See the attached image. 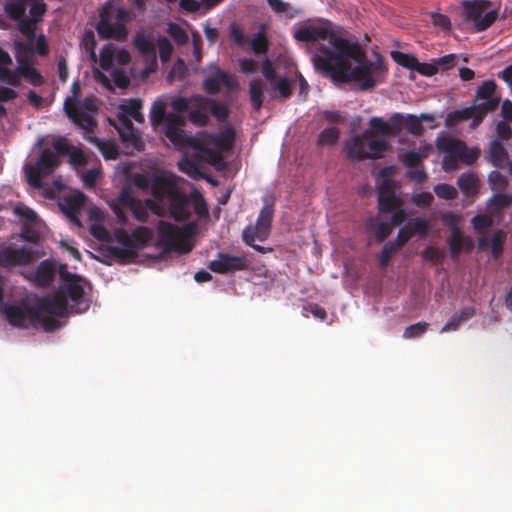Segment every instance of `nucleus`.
<instances>
[{
    "mask_svg": "<svg viewBox=\"0 0 512 512\" xmlns=\"http://www.w3.org/2000/svg\"><path fill=\"white\" fill-rule=\"evenodd\" d=\"M293 36L298 42L318 43L317 53L312 57L313 65L335 82H358L360 89L365 91L374 88L385 71L380 59L370 61L360 44L346 39L343 31L330 21L303 25Z\"/></svg>",
    "mask_w": 512,
    "mask_h": 512,
    "instance_id": "obj_1",
    "label": "nucleus"
},
{
    "mask_svg": "<svg viewBox=\"0 0 512 512\" xmlns=\"http://www.w3.org/2000/svg\"><path fill=\"white\" fill-rule=\"evenodd\" d=\"M152 196L160 206L168 202V209L176 221H183L191 216V196L181 192L171 177L156 176L152 184Z\"/></svg>",
    "mask_w": 512,
    "mask_h": 512,
    "instance_id": "obj_2",
    "label": "nucleus"
},
{
    "mask_svg": "<svg viewBox=\"0 0 512 512\" xmlns=\"http://www.w3.org/2000/svg\"><path fill=\"white\" fill-rule=\"evenodd\" d=\"M131 19L129 10L118 7L114 14L112 5L107 3L100 11L99 21L96 25L97 33L101 39L124 42L128 36L126 25Z\"/></svg>",
    "mask_w": 512,
    "mask_h": 512,
    "instance_id": "obj_3",
    "label": "nucleus"
},
{
    "mask_svg": "<svg viewBox=\"0 0 512 512\" xmlns=\"http://www.w3.org/2000/svg\"><path fill=\"white\" fill-rule=\"evenodd\" d=\"M60 164L59 157L50 148L41 151L40 156L33 165L25 167L27 181L36 189H43V179L50 176Z\"/></svg>",
    "mask_w": 512,
    "mask_h": 512,
    "instance_id": "obj_4",
    "label": "nucleus"
},
{
    "mask_svg": "<svg viewBox=\"0 0 512 512\" xmlns=\"http://www.w3.org/2000/svg\"><path fill=\"white\" fill-rule=\"evenodd\" d=\"M491 3L487 0L463 1L462 15L467 22L474 25L475 31L488 29L497 19V12L490 10Z\"/></svg>",
    "mask_w": 512,
    "mask_h": 512,
    "instance_id": "obj_5",
    "label": "nucleus"
},
{
    "mask_svg": "<svg viewBox=\"0 0 512 512\" xmlns=\"http://www.w3.org/2000/svg\"><path fill=\"white\" fill-rule=\"evenodd\" d=\"M158 245L164 252L175 251L181 254H187L192 250V245L185 238L183 231L177 226L159 221L158 224Z\"/></svg>",
    "mask_w": 512,
    "mask_h": 512,
    "instance_id": "obj_6",
    "label": "nucleus"
},
{
    "mask_svg": "<svg viewBox=\"0 0 512 512\" xmlns=\"http://www.w3.org/2000/svg\"><path fill=\"white\" fill-rule=\"evenodd\" d=\"M273 205H265L258 215L255 226H248L243 230V241L253 247L256 251L264 252V247L255 245L254 241H264L270 233L271 223L273 219Z\"/></svg>",
    "mask_w": 512,
    "mask_h": 512,
    "instance_id": "obj_7",
    "label": "nucleus"
},
{
    "mask_svg": "<svg viewBox=\"0 0 512 512\" xmlns=\"http://www.w3.org/2000/svg\"><path fill=\"white\" fill-rule=\"evenodd\" d=\"M2 311L8 322L16 327L28 328L36 326L39 320V309L26 300L18 304H3Z\"/></svg>",
    "mask_w": 512,
    "mask_h": 512,
    "instance_id": "obj_8",
    "label": "nucleus"
},
{
    "mask_svg": "<svg viewBox=\"0 0 512 512\" xmlns=\"http://www.w3.org/2000/svg\"><path fill=\"white\" fill-rule=\"evenodd\" d=\"M436 146L442 153H453L465 165L474 164L481 155L479 147L469 148L464 141L448 136L438 137Z\"/></svg>",
    "mask_w": 512,
    "mask_h": 512,
    "instance_id": "obj_9",
    "label": "nucleus"
},
{
    "mask_svg": "<svg viewBox=\"0 0 512 512\" xmlns=\"http://www.w3.org/2000/svg\"><path fill=\"white\" fill-rule=\"evenodd\" d=\"M60 278L63 284L59 291L66 295L67 300L69 298L76 303V312L79 313L87 310L89 308V304L82 301L84 296L83 279L79 275L70 273L66 270L60 271Z\"/></svg>",
    "mask_w": 512,
    "mask_h": 512,
    "instance_id": "obj_10",
    "label": "nucleus"
},
{
    "mask_svg": "<svg viewBox=\"0 0 512 512\" xmlns=\"http://www.w3.org/2000/svg\"><path fill=\"white\" fill-rule=\"evenodd\" d=\"M250 262L246 256H235L224 252H218L216 258L210 261L208 268L218 274H228L247 270Z\"/></svg>",
    "mask_w": 512,
    "mask_h": 512,
    "instance_id": "obj_11",
    "label": "nucleus"
},
{
    "mask_svg": "<svg viewBox=\"0 0 512 512\" xmlns=\"http://www.w3.org/2000/svg\"><path fill=\"white\" fill-rule=\"evenodd\" d=\"M32 261L33 253L28 247H0V268L11 269L14 267H23L29 265Z\"/></svg>",
    "mask_w": 512,
    "mask_h": 512,
    "instance_id": "obj_12",
    "label": "nucleus"
},
{
    "mask_svg": "<svg viewBox=\"0 0 512 512\" xmlns=\"http://www.w3.org/2000/svg\"><path fill=\"white\" fill-rule=\"evenodd\" d=\"M496 83L494 80H486L478 86L472 102L478 107L484 108V114L487 116L489 113L494 112L500 104V96L496 93Z\"/></svg>",
    "mask_w": 512,
    "mask_h": 512,
    "instance_id": "obj_13",
    "label": "nucleus"
},
{
    "mask_svg": "<svg viewBox=\"0 0 512 512\" xmlns=\"http://www.w3.org/2000/svg\"><path fill=\"white\" fill-rule=\"evenodd\" d=\"M484 107H478L476 104L471 102V105L468 107H464L459 110H454L449 112L445 118V125L449 128L457 125L460 122L472 120L470 127L472 129H476L481 125L484 118L486 117L483 113L485 109Z\"/></svg>",
    "mask_w": 512,
    "mask_h": 512,
    "instance_id": "obj_14",
    "label": "nucleus"
},
{
    "mask_svg": "<svg viewBox=\"0 0 512 512\" xmlns=\"http://www.w3.org/2000/svg\"><path fill=\"white\" fill-rule=\"evenodd\" d=\"M404 125V115L394 113L388 121L380 117H373L369 121V126L373 136L382 135L386 137H397L400 135Z\"/></svg>",
    "mask_w": 512,
    "mask_h": 512,
    "instance_id": "obj_15",
    "label": "nucleus"
},
{
    "mask_svg": "<svg viewBox=\"0 0 512 512\" xmlns=\"http://www.w3.org/2000/svg\"><path fill=\"white\" fill-rule=\"evenodd\" d=\"M378 209L381 213H392L403 206V201L394 190V183L390 179H384L377 188Z\"/></svg>",
    "mask_w": 512,
    "mask_h": 512,
    "instance_id": "obj_16",
    "label": "nucleus"
},
{
    "mask_svg": "<svg viewBox=\"0 0 512 512\" xmlns=\"http://www.w3.org/2000/svg\"><path fill=\"white\" fill-rule=\"evenodd\" d=\"M485 160L497 169H508L512 175V161L510 160L507 149L499 141L493 139L490 141L484 155Z\"/></svg>",
    "mask_w": 512,
    "mask_h": 512,
    "instance_id": "obj_17",
    "label": "nucleus"
},
{
    "mask_svg": "<svg viewBox=\"0 0 512 512\" xmlns=\"http://www.w3.org/2000/svg\"><path fill=\"white\" fill-rule=\"evenodd\" d=\"M64 110L69 119L86 132L92 133L96 128L97 122L94 117L86 111L79 109L73 98H67L65 100Z\"/></svg>",
    "mask_w": 512,
    "mask_h": 512,
    "instance_id": "obj_18",
    "label": "nucleus"
},
{
    "mask_svg": "<svg viewBox=\"0 0 512 512\" xmlns=\"http://www.w3.org/2000/svg\"><path fill=\"white\" fill-rule=\"evenodd\" d=\"M185 119L182 115L168 113L167 120L160 127L164 135L175 145H180L184 140Z\"/></svg>",
    "mask_w": 512,
    "mask_h": 512,
    "instance_id": "obj_19",
    "label": "nucleus"
},
{
    "mask_svg": "<svg viewBox=\"0 0 512 512\" xmlns=\"http://www.w3.org/2000/svg\"><path fill=\"white\" fill-rule=\"evenodd\" d=\"M37 308L47 314L64 317L68 312V301L66 295L58 290L53 296L40 299Z\"/></svg>",
    "mask_w": 512,
    "mask_h": 512,
    "instance_id": "obj_20",
    "label": "nucleus"
},
{
    "mask_svg": "<svg viewBox=\"0 0 512 512\" xmlns=\"http://www.w3.org/2000/svg\"><path fill=\"white\" fill-rule=\"evenodd\" d=\"M452 259L457 260L461 252H471L474 243L471 237L465 236L461 229L457 226L451 227L450 236L447 239Z\"/></svg>",
    "mask_w": 512,
    "mask_h": 512,
    "instance_id": "obj_21",
    "label": "nucleus"
},
{
    "mask_svg": "<svg viewBox=\"0 0 512 512\" xmlns=\"http://www.w3.org/2000/svg\"><path fill=\"white\" fill-rule=\"evenodd\" d=\"M222 86L233 89L236 82L232 75L215 67L214 72L203 81V88L208 94L215 95L219 93Z\"/></svg>",
    "mask_w": 512,
    "mask_h": 512,
    "instance_id": "obj_22",
    "label": "nucleus"
},
{
    "mask_svg": "<svg viewBox=\"0 0 512 512\" xmlns=\"http://www.w3.org/2000/svg\"><path fill=\"white\" fill-rule=\"evenodd\" d=\"M209 98L201 95L192 96V105L189 110V121L199 127H204L209 122Z\"/></svg>",
    "mask_w": 512,
    "mask_h": 512,
    "instance_id": "obj_23",
    "label": "nucleus"
},
{
    "mask_svg": "<svg viewBox=\"0 0 512 512\" xmlns=\"http://www.w3.org/2000/svg\"><path fill=\"white\" fill-rule=\"evenodd\" d=\"M372 137L373 132L371 131H365L362 135L353 136L345 144L347 157L356 161L367 159L366 140Z\"/></svg>",
    "mask_w": 512,
    "mask_h": 512,
    "instance_id": "obj_24",
    "label": "nucleus"
},
{
    "mask_svg": "<svg viewBox=\"0 0 512 512\" xmlns=\"http://www.w3.org/2000/svg\"><path fill=\"white\" fill-rule=\"evenodd\" d=\"M85 204V195L81 192L67 196L60 204L61 210L73 222L80 224L78 214Z\"/></svg>",
    "mask_w": 512,
    "mask_h": 512,
    "instance_id": "obj_25",
    "label": "nucleus"
},
{
    "mask_svg": "<svg viewBox=\"0 0 512 512\" xmlns=\"http://www.w3.org/2000/svg\"><path fill=\"white\" fill-rule=\"evenodd\" d=\"M512 206V194L494 193L486 202V210L495 217Z\"/></svg>",
    "mask_w": 512,
    "mask_h": 512,
    "instance_id": "obj_26",
    "label": "nucleus"
},
{
    "mask_svg": "<svg viewBox=\"0 0 512 512\" xmlns=\"http://www.w3.org/2000/svg\"><path fill=\"white\" fill-rule=\"evenodd\" d=\"M476 315V309L473 306L462 308L458 313H454L447 323L440 330L441 333L456 331L460 325Z\"/></svg>",
    "mask_w": 512,
    "mask_h": 512,
    "instance_id": "obj_27",
    "label": "nucleus"
},
{
    "mask_svg": "<svg viewBox=\"0 0 512 512\" xmlns=\"http://www.w3.org/2000/svg\"><path fill=\"white\" fill-rule=\"evenodd\" d=\"M133 213L134 217L140 222H146L149 216L148 210H151L153 213L157 215L162 214V207L159 202L155 199H147L145 203H142L141 200H138L136 204L130 209Z\"/></svg>",
    "mask_w": 512,
    "mask_h": 512,
    "instance_id": "obj_28",
    "label": "nucleus"
},
{
    "mask_svg": "<svg viewBox=\"0 0 512 512\" xmlns=\"http://www.w3.org/2000/svg\"><path fill=\"white\" fill-rule=\"evenodd\" d=\"M133 43L139 53L151 59L153 65L156 66V48L153 40L144 33H137Z\"/></svg>",
    "mask_w": 512,
    "mask_h": 512,
    "instance_id": "obj_29",
    "label": "nucleus"
},
{
    "mask_svg": "<svg viewBox=\"0 0 512 512\" xmlns=\"http://www.w3.org/2000/svg\"><path fill=\"white\" fill-rule=\"evenodd\" d=\"M54 277V265L48 260L40 262L35 272V282L37 286L42 288L48 287L53 282Z\"/></svg>",
    "mask_w": 512,
    "mask_h": 512,
    "instance_id": "obj_30",
    "label": "nucleus"
},
{
    "mask_svg": "<svg viewBox=\"0 0 512 512\" xmlns=\"http://www.w3.org/2000/svg\"><path fill=\"white\" fill-rule=\"evenodd\" d=\"M366 229L368 233L374 234L376 241L379 243L385 241L392 232V227L389 223L378 221L374 217L368 219Z\"/></svg>",
    "mask_w": 512,
    "mask_h": 512,
    "instance_id": "obj_31",
    "label": "nucleus"
},
{
    "mask_svg": "<svg viewBox=\"0 0 512 512\" xmlns=\"http://www.w3.org/2000/svg\"><path fill=\"white\" fill-rule=\"evenodd\" d=\"M457 185L466 196H474L479 188V179L474 173H463L457 179Z\"/></svg>",
    "mask_w": 512,
    "mask_h": 512,
    "instance_id": "obj_32",
    "label": "nucleus"
},
{
    "mask_svg": "<svg viewBox=\"0 0 512 512\" xmlns=\"http://www.w3.org/2000/svg\"><path fill=\"white\" fill-rule=\"evenodd\" d=\"M429 146L420 147L419 150H410L403 157V164L409 169L417 168L429 156Z\"/></svg>",
    "mask_w": 512,
    "mask_h": 512,
    "instance_id": "obj_33",
    "label": "nucleus"
},
{
    "mask_svg": "<svg viewBox=\"0 0 512 512\" xmlns=\"http://www.w3.org/2000/svg\"><path fill=\"white\" fill-rule=\"evenodd\" d=\"M265 84L259 79H253L249 84V96L252 107L259 111L263 105Z\"/></svg>",
    "mask_w": 512,
    "mask_h": 512,
    "instance_id": "obj_34",
    "label": "nucleus"
},
{
    "mask_svg": "<svg viewBox=\"0 0 512 512\" xmlns=\"http://www.w3.org/2000/svg\"><path fill=\"white\" fill-rule=\"evenodd\" d=\"M142 101L140 99H130L126 103L120 105L123 114L136 122H144V116L141 113Z\"/></svg>",
    "mask_w": 512,
    "mask_h": 512,
    "instance_id": "obj_35",
    "label": "nucleus"
},
{
    "mask_svg": "<svg viewBox=\"0 0 512 512\" xmlns=\"http://www.w3.org/2000/svg\"><path fill=\"white\" fill-rule=\"evenodd\" d=\"M119 136L123 143L127 146L132 147L134 150H144L145 143L142 140L141 133L138 129L133 128L125 132L119 133Z\"/></svg>",
    "mask_w": 512,
    "mask_h": 512,
    "instance_id": "obj_36",
    "label": "nucleus"
},
{
    "mask_svg": "<svg viewBox=\"0 0 512 512\" xmlns=\"http://www.w3.org/2000/svg\"><path fill=\"white\" fill-rule=\"evenodd\" d=\"M235 142V132L232 128H227L219 133L213 139V144L222 151H230Z\"/></svg>",
    "mask_w": 512,
    "mask_h": 512,
    "instance_id": "obj_37",
    "label": "nucleus"
},
{
    "mask_svg": "<svg viewBox=\"0 0 512 512\" xmlns=\"http://www.w3.org/2000/svg\"><path fill=\"white\" fill-rule=\"evenodd\" d=\"M17 72L33 86H40L44 83L43 76L29 64L19 65L17 67Z\"/></svg>",
    "mask_w": 512,
    "mask_h": 512,
    "instance_id": "obj_38",
    "label": "nucleus"
},
{
    "mask_svg": "<svg viewBox=\"0 0 512 512\" xmlns=\"http://www.w3.org/2000/svg\"><path fill=\"white\" fill-rule=\"evenodd\" d=\"M507 234L502 229L496 230L490 238L491 254L494 259H498L504 252V244L506 241Z\"/></svg>",
    "mask_w": 512,
    "mask_h": 512,
    "instance_id": "obj_39",
    "label": "nucleus"
},
{
    "mask_svg": "<svg viewBox=\"0 0 512 512\" xmlns=\"http://www.w3.org/2000/svg\"><path fill=\"white\" fill-rule=\"evenodd\" d=\"M487 182L490 189L495 193H503L509 185L507 177L497 170H493L488 174Z\"/></svg>",
    "mask_w": 512,
    "mask_h": 512,
    "instance_id": "obj_40",
    "label": "nucleus"
},
{
    "mask_svg": "<svg viewBox=\"0 0 512 512\" xmlns=\"http://www.w3.org/2000/svg\"><path fill=\"white\" fill-rule=\"evenodd\" d=\"M390 145L387 141L381 139H368L366 140L367 159H378L381 154L387 151Z\"/></svg>",
    "mask_w": 512,
    "mask_h": 512,
    "instance_id": "obj_41",
    "label": "nucleus"
},
{
    "mask_svg": "<svg viewBox=\"0 0 512 512\" xmlns=\"http://www.w3.org/2000/svg\"><path fill=\"white\" fill-rule=\"evenodd\" d=\"M109 253L115 257L120 259L121 261H131L134 260L138 256L139 247L138 246H110Z\"/></svg>",
    "mask_w": 512,
    "mask_h": 512,
    "instance_id": "obj_42",
    "label": "nucleus"
},
{
    "mask_svg": "<svg viewBox=\"0 0 512 512\" xmlns=\"http://www.w3.org/2000/svg\"><path fill=\"white\" fill-rule=\"evenodd\" d=\"M166 104L163 101H155L150 110V121L157 128L167 120Z\"/></svg>",
    "mask_w": 512,
    "mask_h": 512,
    "instance_id": "obj_43",
    "label": "nucleus"
},
{
    "mask_svg": "<svg viewBox=\"0 0 512 512\" xmlns=\"http://www.w3.org/2000/svg\"><path fill=\"white\" fill-rule=\"evenodd\" d=\"M494 217L492 214H477L471 219V224L474 230L479 234H485L486 230L492 227L494 223Z\"/></svg>",
    "mask_w": 512,
    "mask_h": 512,
    "instance_id": "obj_44",
    "label": "nucleus"
},
{
    "mask_svg": "<svg viewBox=\"0 0 512 512\" xmlns=\"http://www.w3.org/2000/svg\"><path fill=\"white\" fill-rule=\"evenodd\" d=\"M406 226H409L413 236L419 235L420 237H426L430 229L429 221L420 217L410 219Z\"/></svg>",
    "mask_w": 512,
    "mask_h": 512,
    "instance_id": "obj_45",
    "label": "nucleus"
},
{
    "mask_svg": "<svg viewBox=\"0 0 512 512\" xmlns=\"http://www.w3.org/2000/svg\"><path fill=\"white\" fill-rule=\"evenodd\" d=\"M339 136L340 131L337 127H328L319 134L317 143L320 146H332L338 141Z\"/></svg>",
    "mask_w": 512,
    "mask_h": 512,
    "instance_id": "obj_46",
    "label": "nucleus"
},
{
    "mask_svg": "<svg viewBox=\"0 0 512 512\" xmlns=\"http://www.w3.org/2000/svg\"><path fill=\"white\" fill-rule=\"evenodd\" d=\"M251 47L255 54H265L269 48V41L266 37L264 27L256 33L251 40Z\"/></svg>",
    "mask_w": 512,
    "mask_h": 512,
    "instance_id": "obj_47",
    "label": "nucleus"
},
{
    "mask_svg": "<svg viewBox=\"0 0 512 512\" xmlns=\"http://www.w3.org/2000/svg\"><path fill=\"white\" fill-rule=\"evenodd\" d=\"M393 60L401 65L404 68L410 69L412 71H416L417 66H419L418 59L411 54H405L402 52H393L392 53Z\"/></svg>",
    "mask_w": 512,
    "mask_h": 512,
    "instance_id": "obj_48",
    "label": "nucleus"
},
{
    "mask_svg": "<svg viewBox=\"0 0 512 512\" xmlns=\"http://www.w3.org/2000/svg\"><path fill=\"white\" fill-rule=\"evenodd\" d=\"M167 33L178 45H184L189 40L187 32L177 23H169Z\"/></svg>",
    "mask_w": 512,
    "mask_h": 512,
    "instance_id": "obj_49",
    "label": "nucleus"
},
{
    "mask_svg": "<svg viewBox=\"0 0 512 512\" xmlns=\"http://www.w3.org/2000/svg\"><path fill=\"white\" fill-rule=\"evenodd\" d=\"M152 238V231L145 226L137 227L132 232L134 244L140 248L144 247Z\"/></svg>",
    "mask_w": 512,
    "mask_h": 512,
    "instance_id": "obj_50",
    "label": "nucleus"
},
{
    "mask_svg": "<svg viewBox=\"0 0 512 512\" xmlns=\"http://www.w3.org/2000/svg\"><path fill=\"white\" fill-rule=\"evenodd\" d=\"M87 140L95 143L100 148V151L105 159H116L118 156V149L114 143H100L99 139L96 137H87Z\"/></svg>",
    "mask_w": 512,
    "mask_h": 512,
    "instance_id": "obj_51",
    "label": "nucleus"
},
{
    "mask_svg": "<svg viewBox=\"0 0 512 512\" xmlns=\"http://www.w3.org/2000/svg\"><path fill=\"white\" fill-rule=\"evenodd\" d=\"M114 47L112 44H106L102 47L100 51V67L108 71L111 69L113 65V59H114Z\"/></svg>",
    "mask_w": 512,
    "mask_h": 512,
    "instance_id": "obj_52",
    "label": "nucleus"
},
{
    "mask_svg": "<svg viewBox=\"0 0 512 512\" xmlns=\"http://www.w3.org/2000/svg\"><path fill=\"white\" fill-rule=\"evenodd\" d=\"M209 112L218 120L225 121L229 116L228 107L221 102L209 98Z\"/></svg>",
    "mask_w": 512,
    "mask_h": 512,
    "instance_id": "obj_53",
    "label": "nucleus"
},
{
    "mask_svg": "<svg viewBox=\"0 0 512 512\" xmlns=\"http://www.w3.org/2000/svg\"><path fill=\"white\" fill-rule=\"evenodd\" d=\"M404 124L408 132L414 136H420L424 131L419 116L413 114H409L406 117L404 116Z\"/></svg>",
    "mask_w": 512,
    "mask_h": 512,
    "instance_id": "obj_54",
    "label": "nucleus"
},
{
    "mask_svg": "<svg viewBox=\"0 0 512 512\" xmlns=\"http://www.w3.org/2000/svg\"><path fill=\"white\" fill-rule=\"evenodd\" d=\"M429 323L418 322L405 328L403 332V338L412 339L422 336L428 330Z\"/></svg>",
    "mask_w": 512,
    "mask_h": 512,
    "instance_id": "obj_55",
    "label": "nucleus"
},
{
    "mask_svg": "<svg viewBox=\"0 0 512 512\" xmlns=\"http://www.w3.org/2000/svg\"><path fill=\"white\" fill-rule=\"evenodd\" d=\"M398 250L399 249L395 247L394 242H392V241L387 242L384 245V247L381 251V254L378 257L380 267L386 268L389 265L393 254L396 253Z\"/></svg>",
    "mask_w": 512,
    "mask_h": 512,
    "instance_id": "obj_56",
    "label": "nucleus"
},
{
    "mask_svg": "<svg viewBox=\"0 0 512 512\" xmlns=\"http://www.w3.org/2000/svg\"><path fill=\"white\" fill-rule=\"evenodd\" d=\"M157 44L160 60L163 63L168 62L174 50L171 42L166 37L160 36L157 40Z\"/></svg>",
    "mask_w": 512,
    "mask_h": 512,
    "instance_id": "obj_57",
    "label": "nucleus"
},
{
    "mask_svg": "<svg viewBox=\"0 0 512 512\" xmlns=\"http://www.w3.org/2000/svg\"><path fill=\"white\" fill-rule=\"evenodd\" d=\"M434 192L437 197L445 200H453L458 195L456 188L445 183L437 184L434 186Z\"/></svg>",
    "mask_w": 512,
    "mask_h": 512,
    "instance_id": "obj_58",
    "label": "nucleus"
},
{
    "mask_svg": "<svg viewBox=\"0 0 512 512\" xmlns=\"http://www.w3.org/2000/svg\"><path fill=\"white\" fill-rule=\"evenodd\" d=\"M192 208L200 218H207L209 216L208 206L205 199L200 195H192Z\"/></svg>",
    "mask_w": 512,
    "mask_h": 512,
    "instance_id": "obj_59",
    "label": "nucleus"
},
{
    "mask_svg": "<svg viewBox=\"0 0 512 512\" xmlns=\"http://www.w3.org/2000/svg\"><path fill=\"white\" fill-rule=\"evenodd\" d=\"M19 73L12 71L8 66L0 69V81L5 82L11 86L17 87L20 84Z\"/></svg>",
    "mask_w": 512,
    "mask_h": 512,
    "instance_id": "obj_60",
    "label": "nucleus"
},
{
    "mask_svg": "<svg viewBox=\"0 0 512 512\" xmlns=\"http://www.w3.org/2000/svg\"><path fill=\"white\" fill-rule=\"evenodd\" d=\"M68 156L69 162L74 166L84 167L88 163L87 156L80 148L72 147Z\"/></svg>",
    "mask_w": 512,
    "mask_h": 512,
    "instance_id": "obj_61",
    "label": "nucleus"
},
{
    "mask_svg": "<svg viewBox=\"0 0 512 512\" xmlns=\"http://www.w3.org/2000/svg\"><path fill=\"white\" fill-rule=\"evenodd\" d=\"M230 37L232 41L238 46H244L248 43V36L244 33V31L237 25L232 24L230 27Z\"/></svg>",
    "mask_w": 512,
    "mask_h": 512,
    "instance_id": "obj_62",
    "label": "nucleus"
},
{
    "mask_svg": "<svg viewBox=\"0 0 512 512\" xmlns=\"http://www.w3.org/2000/svg\"><path fill=\"white\" fill-rule=\"evenodd\" d=\"M192 105V96L190 98L178 97L171 103L175 114L181 115V113L188 112Z\"/></svg>",
    "mask_w": 512,
    "mask_h": 512,
    "instance_id": "obj_63",
    "label": "nucleus"
},
{
    "mask_svg": "<svg viewBox=\"0 0 512 512\" xmlns=\"http://www.w3.org/2000/svg\"><path fill=\"white\" fill-rule=\"evenodd\" d=\"M273 89L278 90L282 99H287L291 96L292 90L290 81L287 78L275 80L271 83Z\"/></svg>",
    "mask_w": 512,
    "mask_h": 512,
    "instance_id": "obj_64",
    "label": "nucleus"
}]
</instances>
